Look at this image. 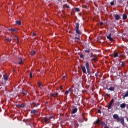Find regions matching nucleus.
I'll return each mask as SVG.
<instances>
[{
  "mask_svg": "<svg viewBox=\"0 0 128 128\" xmlns=\"http://www.w3.org/2000/svg\"><path fill=\"white\" fill-rule=\"evenodd\" d=\"M113 118L114 120H116L117 122H120V124L123 126H124V118H120V116L116 114H114L113 116Z\"/></svg>",
  "mask_w": 128,
  "mask_h": 128,
  "instance_id": "f257e3e1",
  "label": "nucleus"
},
{
  "mask_svg": "<svg viewBox=\"0 0 128 128\" xmlns=\"http://www.w3.org/2000/svg\"><path fill=\"white\" fill-rule=\"evenodd\" d=\"M76 33L77 34H82V32L80 31V24L79 23H76Z\"/></svg>",
  "mask_w": 128,
  "mask_h": 128,
  "instance_id": "f03ea898",
  "label": "nucleus"
},
{
  "mask_svg": "<svg viewBox=\"0 0 128 128\" xmlns=\"http://www.w3.org/2000/svg\"><path fill=\"white\" fill-rule=\"evenodd\" d=\"M86 66L88 74H90V63L88 62H86Z\"/></svg>",
  "mask_w": 128,
  "mask_h": 128,
  "instance_id": "7ed1b4c3",
  "label": "nucleus"
},
{
  "mask_svg": "<svg viewBox=\"0 0 128 128\" xmlns=\"http://www.w3.org/2000/svg\"><path fill=\"white\" fill-rule=\"evenodd\" d=\"M114 99H112L110 104H109V106H108V110H110V108H112V104H114Z\"/></svg>",
  "mask_w": 128,
  "mask_h": 128,
  "instance_id": "20e7f679",
  "label": "nucleus"
},
{
  "mask_svg": "<svg viewBox=\"0 0 128 128\" xmlns=\"http://www.w3.org/2000/svg\"><path fill=\"white\" fill-rule=\"evenodd\" d=\"M111 56L114 58H118V54L116 52H114V54L111 55Z\"/></svg>",
  "mask_w": 128,
  "mask_h": 128,
  "instance_id": "39448f33",
  "label": "nucleus"
},
{
  "mask_svg": "<svg viewBox=\"0 0 128 128\" xmlns=\"http://www.w3.org/2000/svg\"><path fill=\"white\" fill-rule=\"evenodd\" d=\"M107 38L110 42H114V40L113 39V38H112V34H110L109 36H107Z\"/></svg>",
  "mask_w": 128,
  "mask_h": 128,
  "instance_id": "423d86ee",
  "label": "nucleus"
},
{
  "mask_svg": "<svg viewBox=\"0 0 128 128\" xmlns=\"http://www.w3.org/2000/svg\"><path fill=\"white\" fill-rule=\"evenodd\" d=\"M82 70L84 74H86V66H81Z\"/></svg>",
  "mask_w": 128,
  "mask_h": 128,
  "instance_id": "0eeeda50",
  "label": "nucleus"
},
{
  "mask_svg": "<svg viewBox=\"0 0 128 128\" xmlns=\"http://www.w3.org/2000/svg\"><path fill=\"white\" fill-rule=\"evenodd\" d=\"M78 108H76L73 110L72 112V114H76L78 112Z\"/></svg>",
  "mask_w": 128,
  "mask_h": 128,
  "instance_id": "6e6552de",
  "label": "nucleus"
},
{
  "mask_svg": "<svg viewBox=\"0 0 128 128\" xmlns=\"http://www.w3.org/2000/svg\"><path fill=\"white\" fill-rule=\"evenodd\" d=\"M4 80H6V81L8 80V74H4Z\"/></svg>",
  "mask_w": 128,
  "mask_h": 128,
  "instance_id": "1a4fd4ad",
  "label": "nucleus"
},
{
  "mask_svg": "<svg viewBox=\"0 0 128 128\" xmlns=\"http://www.w3.org/2000/svg\"><path fill=\"white\" fill-rule=\"evenodd\" d=\"M115 20H120V15L118 14H116L115 16Z\"/></svg>",
  "mask_w": 128,
  "mask_h": 128,
  "instance_id": "9d476101",
  "label": "nucleus"
},
{
  "mask_svg": "<svg viewBox=\"0 0 128 128\" xmlns=\"http://www.w3.org/2000/svg\"><path fill=\"white\" fill-rule=\"evenodd\" d=\"M16 106H17V108H25V106L24 104H18Z\"/></svg>",
  "mask_w": 128,
  "mask_h": 128,
  "instance_id": "9b49d317",
  "label": "nucleus"
},
{
  "mask_svg": "<svg viewBox=\"0 0 128 128\" xmlns=\"http://www.w3.org/2000/svg\"><path fill=\"white\" fill-rule=\"evenodd\" d=\"M8 30V32H10L11 34H14V32H16V29H9Z\"/></svg>",
  "mask_w": 128,
  "mask_h": 128,
  "instance_id": "f8f14e48",
  "label": "nucleus"
},
{
  "mask_svg": "<svg viewBox=\"0 0 128 128\" xmlns=\"http://www.w3.org/2000/svg\"><path fill=\"white\" fill-rule=\"evenodd\" d=\"M108 90H110V92H114L116 90V88L114 87H110L109 89H108Z\"/></svg>",
  "mask_w": 128,
  "mask_h": 128,
  "instance_id": "ddd939ff",
  "label": "nucleus"
},
{
  "mask_svg": "<svg viewBox=\"0 0 128 128\" xmlns=\"http://www.w3.org/2000/svg\"><path fill=\"white\" fill-rule=\"evenodd\" d=\"M126 104H122L120 105L121 108H126Z\"/></svg>",
  "mask_w": 128,
  "mask_h": 128,
  "instance_id": "4468645a",
  "label": "nucleus"
},
{
  "mask_svg": "<svg viewBox=\"0 0 128 128\" xmlns=\"http://www.w3.org/2000/svg\"><path fill=\"white\" fill-rule=\"evenodd\" d=\"M123 20H128V15H126V14H124L123 15Z\"/></svg>",
  "mask_w": 128,
  "mask_h": 128,
  "instance_id": "2eb2a0df",
  "label": "nucleus"
},
{
  "mask_svg": "<svg viewBox=\"0 0 128 128\" xmlns=\"http://www.w3.org/2000/svg\"><path fill=\"white\" fill-rule=\"evenodd\" d=\"M38 113L37 110H32L31 111L32 114H36Z\"/></svg>",
  "mask_w": 128,
  "mask_h": 128,
  "instance_id": "dca6fc26",
  "label": "nucleus"
},
{
  "mask_svg": "<svg viewBox=\"0 0 128 128\" xmlns=\"http://www.w3.org/2000/svg\"><path fill=\"white\" fill-rule=\"evenodd\" d=\"M38 84L39 86V88H40V90H42V87L44 86L41 84L40 82H38Z\"/></svg>",
  "mask_w": 128,
  "mask_h": 128,
  "instance_id": "f3484780",
  "label": "nucleus"
},
{
  "mask_svg": "<svg viewBox=\"0 0 128 128\" xmlns=\"http://www.w3.org/2000/svg\"><path fill=\"white\" fill-rule=\"evenodd\" d=\"M19 60H20V62H19V63H18V64H22V62H23V60H22V58H19Z\"/></svg>",
  "mask_w": 128,
  "mask_h": 128,
  "instance_id": "a211bd4d",
  "label": "nucleus"
},
{
  "mask_svg": "<svg viewBox=\"0 0 128 128\" xmlns=\"http://www.w3.org/2000/svg\"><path fill=\"white\" fill-rule=\"evenodd\" d=\"M101 123H102V120H97L96 122V124H100Z\"/></svg>",
  "mask_w": 128,
  "mask_h": 128,
  "instance_id": "6ab92c4d",
  "label": "nucleus"
},
{
  "mask_svg": "<svg viewBox=\"0 0 128 128\" xmlns=\"http://www.w3.org/2000/svg\"><path fill=\"white\" fill-rule=\"evenodd\" d=\"M68 92H72L70 94V95H71L72 94V92H74V90H72V88H70Z\"/></svg>",
  "mask_w": 128,
  "mask_h": 128,
  "instance_id": "aec40b11",
  "label": "nucleus"
},
{
  "mask_svg": "<svg viewBox=\"0 0 128 128\" xmlns=\"http://www.w3.org/2000/svg\"><path fill=\"white\" fill-rule=\"evenodd\" d=\"M101 126H106V123L104 122H101Z\"/></svg>",
  "mask_w": 128,
  "mask_h": 128,
  "instance_id": "412c9836",
  "label": "nucleus"
},
{
  "mask_svg": "<svg viewBox=\"0 0 128 128\" xmlns=\"http://www.w3.org/2000/svg\"><path fill=\"white\" fill-rule=\"evenodd\" d=\"M92 60L94 62H97L98 61V57L96 56L94 57V58L92 59Z\"/></svg>",
  "mask_w": 128,
  "mask_h": 128,
  "instance_id": "4be33fe9",
  "label": "nucleus"
},
{
  "mask_svg": "<svg viewBox=\"0 0 128 128\" xmlns=\"http://www.w3.org/2000/svg\"><path fill=\"white\" fill-rule=\"evenodd\" d=\"M16 23L17 24H18V26H22V21H17Z\"/></svg>",
  "mask_w": 128,
  "mask_h": 128,
  "instance_id": "5701e85b",
  "label": "nucleus"
},
{
  "mask_svg": "<svg viewBox=\"0 0 128 128\" xmlns=\"http://www.w3.org/2000/svg\"><path fill=\"white\" fill-rule=\"evenodd\" d=\"M84 52H86V54H90V50H85Z\"/></svg>",
  "mask_w": 128,
  "mask_h": 128,
  "instance_id": "b1692460",
  "label": "nucleus"
},
{
  "mask_svg": "<svg viewBox=\"0 0 128 128\" xmlns=\"http://www.w3.org/2000/svg\"><path fill=\"white\" fill-rule=\"evenodd\" d=\"M95 76L96 78H98V76H100V72H98L97 73H96Z\"/></svg>",
  "mask_w": 128,
  "mask_h": 128,
  "instance_id": "393cba45",
  "label": "nucleus"
},
{
  "mask_svg": "<svg viewBox=\"0 0 128 128\" xmlns=\"http://www.w3.org/2000/svg\"><path fill=\"white\" fill-rule=\"evenodd\" d=\"M123 96L124 98H128V91L126 92V94L124 96Z\"/></svg>",
  "mask_w": 128,
  "mask_h": 128,
  "instance_id": "a878e982",
  "label": "nucleus"
},
{
  "mask_svg": "<svg viewBox=\"0 0 128 128\" xmlns=\"http://www.w3.org/2000/svg\"><path fill=\"white\" fill-rule=\"evenodd\" d=\"M14 38H16V40H17V42H18V44L20 42V40L18 38V36H14Z\"/></svg>",
  "mask_w": 128,
  "mask_h": 128,
  "instance_id": "bb28decb",
  "label": "nucleus"
},
{
  "mask_svg": "<svg viewBox=\"0 0 128 128\" xmlns=\"http://www.w3.org/2000/svg\"><path fill=\"white\" fill-rule=\"evenodd\" d=\"M48 120H50V119H48V118H45V120H44V122H45L46 124L48 122Z\"/></svg>",
  "mask_w": 128,
  "mask_h": 128,
  "instance_id": "cd10ccee",
  "label": "nucleus"
},
{
  "mask_svg": "<svg viewBox=\"0 0 128 128\" xmlns=\"http://www.w3.org/2000/svg\"><path fill=\"white\" fill-rule=\"evenodd\" d=\"M6 41L9 42H12V38H6Z\"/></svg>",
  "mask_w": 128,
  "mask_h": 128,
  "instance_id": "c85d7f7f",
  "label": "nucleus"
},
{
  "mask_svg": "<svg viewBox=\"0 0 128 128\" xmlns=\"http://www.w3.org/2000/svg\"><path fill=\"white\" fill-rule=\"evenodd\" d=\"M22 94L24 96H26V94H28V92L23 91Z\"/></svg>",
  "mask_w": 128,
  "mask_h": 128,
  "instance_id": "c756f323",
  "label": "nucleus"
},
{
  "mask_svg": "<svg viewBox=\"0 0 128 128\" xmlns=\"http://www.w3.org/2000/svg\"><path fill=\"white\" fill-rule=\"evenodd\" d=\"M34 54H36V51L34 50L32 51V56H34Z\"/></svg>",
  "mask_w": 128,
  "mask_h": 128,
  "instance_id": "7c9ffc66",
  "label": "nucleus"
},
{
  "mask_svg": "<svg viewBox=\"0 0 128 128\" xmlns=\"http://www.w3.org/2000/svg\"><path fill=\"white\" fill-rule=\"evenodd\" d=\"M122 66H126V62H122Z\"/></svg>",
  "mask_w": 128,
  "mask_h": 128,
  "instance_id": "2f4dec72",
  "label": "nucleus"
},
{
  "mask_svg": "<svg viewBox=\"0 0 128 128\" xmlns=\"http://www.w3.org/2000/svg\"><path fill=\"white\" fill-rule=\"evenodd\" d=\"M32 104H33L34 106V108H38V104H36L34 102V103Z\"/></svg>",
  "mask_w": 128,
  "mask_h": 128,
  "instance_id": "473e14b6",
  "label": "nucleus"
},
{
  "mask_svg": "<svg viewBox=\"0 0 128 128\" xmlns=\"http://www.w3.org/2000/svg\"><path fill=\"white\" fill-rule=\"evenodd\" d=\"M110 5L112 6H114V2H110Z\"/></svg>",
  "mask_w": 128,
  "mask_h": 128,
  "instance_id": "72a5a7b5",
  "label": "nucleus"
},
{
  "mask_svg": "<svg viewBox=\"0 0 128 128\" xmlns=\"http://www.w3.org/2000/svg\"><path fill=\"white\" fill-rule=\"evenodd\" d=\"M70 94V92L68 91H66L65 92V96H68Z\"/></svg>",
  "mask_w": 128,
  "mask_h": 128,
  "instance_id": "f704fd0d",
  "label": "nucleus"
},
{
  "mask_svg": "<svg viewBox=\"0 0 128 128\" xmlns=\"http://www.w3.org/2000/svg\"><path fill=\"white\" fill-rule=\"evenodd\" d=\"M51 98H56V96H54V94H50Z\"/></svg>",
  "mask_w": 128,
  "mask_h": 128,
  "instance_id": "c9c22d12",
  "label": "nucleus"
},
{
  "mask_svg": "<svg viewBox=\"0 0 128 128\" xmlns=\"http://www.w3.org/2000/svg\"><path fill=\"white\" fill-rule=\"evenodd\" d=\"M76 12H80V8H76Z\"/></svg>",
  "mask_w": 128,
  "mask_h": 128,
  "instance_id": "e433bc0d",
  "label": "nucleus"
},
{
  "mask_svg": "<svg viewBox=\"0 0 128 128\" xmlns=\"http://www.w3.org/2000/svg\"><path fill=\"white\" fill-rule=\"evenodd\" d=\"M74 126H75L76 128V127L78 128V126H80V124H75Z\"/></svg>",
  "mask_w": 128,
  "mask_h": 128,
  "instance_id": "4c0bfd02",
  "label": "nucleus"
},
{
  "mask_svg": "<svg viewBox=\"0 0 128 128\" xmlns=\"http://www.w3.org/2000/svg\"><path fill=\"white\" fill-rule=\"evenodd\" d=\"M64 6H66V8H70V6H68V4H65Z\"/></svg>",
  "mask_w": 128,
  "mask_h": 128,
  "instance_id": "58836bf2",
  "label": "nucleus"
},
{
  "mask_svg": "<svg viewBox=\"0 0 128 128\" xmlns=\"http://www.w3.org/2000/svg\"><path fill=\"white\" fill-rule=\"evenodd\" d=\"M80 58H84V54H81L80 56Z\"/></svg>",
  "mask_w": 128,
  "mask_h": 128,
  "instance_id": "ea45409f",
  "label": "nucleus"
},
{
  "mask_svg": "<svg viewBox=\"0 0 128 128\" xmlns=\"http://www.w3.org/2000/svg\"><path fill=\"white\" fill-rule=\"evenodd\" d=\"M95 56H96V55H91V56H90V58H94Z\"/></svg>",
  "mask_w": 128,
  "mask_h": 128,
  "instance_id": "a19ab883",
  "label": "nucleus"
},
{
  "mask_svg": "<svg viewBox=\"0 0 128 128\" xmlns=\"http://www.w3.org/2000/svg\"><path fill=\"white\" fill-rule=\"evenodd\" d=\"M30 78H32V73H30Z\"/></svg>",
  "mask_w": 128,
  "mask_h": 128,
  "instance_id": "79ce46f5",
  "label": "nucleus"
},
{
  "mask_svg": "<svg viewBox=\"0 0 128 128\" xmlns=\"http://www.w3.org/2000/svg\"><path fill=\"white\" fill-rule=\"evenodd\" d=\"M98 114H102V110H98Z\"/></svg>",
  "mask_w": 128,
  "mask_h": 128,
  "instance_id": "37998d69",
  "label": "nucleus"
},
{
  "mask_svg": "<svg viewBox=\"0 0 128 128\" xmlns=\"http://www.w3.org/2000/svg\"><path fill=\"white\" fill-rule=\"evenodd\" d=\"M52 118H54L53 116H50L49 118V120H52Z\"/></svg>",
  "mask_w": 128,
  "mask_h": 128,
  "instance_id": "c03bdc74",
  "label": "nucleus"
},
{
  "mask_svg": "<svg viewBox=\"0 0 128 128\" xmlns=\"http://www.w3.org/2000/svg\"><path fill=\"white\" fill-rule=\"evenodd\" d=\"M123 56H124L122 55V54H121V55H120V56H118V58H122Z\"/></svg>",
  "mask_w": 128,
  "mask_h": 128,
  "instance_id": "a18cd8bd",
  "label": "nucleus"
},
{
  "mask_svg": "<svg viewBox=\"0 0 128 128\" xmlns=\"http://www.w3.org/2000/svg\"><path fill=\"white\" fill-rule=\"evenodd\" d=\"M54 94V96H58V93H56V94Z\"/></svg>",
  "mask_w": 128,
  "mask_h": 128,
  "instance_id": "49530a36",
  "label": "nucleus"
},
{
  "mask_svg": "<svg viewBox=\"0 0 128 128\" xmlns=\"http://www.w3.org/2000/svg\"><path fill=\"white\" fill-rule=\"evenodd\" d=\"M75 40H80V39L79 38H76V37L75 38Z\"/></svg>",
  "mask_w": 128,
  "mask_h": 128,
  "instance_id": "de8ad7c7",
  "label": "nucleus"
},
{
  "mask_svg": "<svg viewBox=\"0 0 128 128\" xmlns=\"http://www.w3.org/2000/svg\"><path fill=\"white\" fill-rule=\"evenodd\" d=\"M66 78V76H63V80H65Z\"/></svg>",
  "mask_w": 128,
  "mask_h": 128,
  "instance_id": "09e8293b",
  "label": "nucleus"
},
{
  "mask_svg": "<svg viewBox=\"0 0 128 128\" xmlns=\"http://www.w3.org/2000/svg\"><path fill=\"white\" fill-rule=\"evenodd\" d=\"M103 24H104V22H101L100 23V25L102 26Z\"/></svg>",
  "mask_w": 128,
  "mask_h": 128,
  "instance_id": "8fccbe9b",
  "label": "nucleus"
},
{
  "mask_svg": "<svg viewBox=\"0 0 128 128\" xmlns=\"http://www.w3.org/2000/svg\"><path fill=\"white\" fill-rule=\"evenodd\" d=\"M23 122H26V120H23Z\"/></svg>",
  "mask_w": 128,
  "mask_h": 128,
  "instance_id": "3c124183",
  "label": "nucleus"
},
{
  "mask_svg": "<svg viewBox=\"0 0 128 128\" xmlns=\"http://www.w3.org/2000/svg\"><path fill=\"white\" fill-rule=\"evenodd\" d=\"M36 36V34L34 33V34H33V36Z\"/></svg>",
  "mask_w": 128,
  "mask_h": 128,
  "instance_id": "603ef678",
  "label": "nucleus"
},
{
  "mask_svg": "<svg viewBox=\"0 0 128 128\" xmlns=\"http://www.w3.org/2000/svg\"><path fill=\"white\" fill-rule=\"evenodd\" d=\"M0 112H2V108H0Z\"/></svg>",
  "mask_w": 128,
  "mask_h": 128,
  "instance_id": "864d4df0",
  "label": "nucleus"
},
{
  "mask_svg": "<svg viewBox=\"0 0 128 128\" xmlns=\"http://www.w3.org/2000/svg\"><path fill=\"white\" fill-rule=\"evenodd\" d=\"M91 56H94V54H91Z\"/></svg>",
  "mask_w": 128,
  "mask_h": 128,
  "instance_id": "5fc2aeb1",
  "label": "nucleus"
},
{
  "mask_svg": "<svg viewBox=\"0 0 128 128\" xmlns=\"http://www.w3.org/2000/svg\"><path fill=\"white\" fill-rule=\"evenodd\" d=\"M60 88L61 90H62V86H61Z\"/></svg>",
  "mask_w": 128,
  "mask_h": 128,
  "instance_id": "6e6d98bb",
  "label": "nucleus"
},
{
  "mask_svg": "<svg viewBox=\"0 0 128 128\" xmlns=\"http://www.w3.org/2000/svg\"><path fill=\"white\" fill-rule=\"evenodd\" d=\"M79 122H80V120H79Z\"/></svg>",
  "mask_w": 128,
  "mask_h": 128,
  "instance_id": "4d7b16f0",
  "label": "nucleus"
},
{
  "mask_svg": "<svg viewBox=\"0 0 128 128\" xmlns=\"http://www.w3.org/2000/svg\"><path fill=\"white\" fill-rule=\"evenodd\" d=\"M82 116H84V114H82Z\"/></svg>",
  "mask_w": 128,
  "mask_h": 128,
  "instance_id": "13d9d810",
  "label": "nucleus"
},
{
  "mask_svg": "<svg viewBox=\"0 0 128 128\" xmlns=\"http://www.w3.org/2000/svg\"><path fill=\"white\" fill-rule=\"evenodd\" d=\"M120 2V3L122 2Z\"/></svg>",
  "mask_w": 128,
  "mask_h": 128,
  "instance_id": "bf43d9fd",
  "label": "nucleus"
},
{
  "mask_svg": "<svg viewBox=\"0 0 128 128\" xmlns=\"http://www.w3.org/2000/svg\"><path fill=\"white\" fill-rule=\"evenodd\" d=\"M72 88H74V86H72Z\"/></svg>",
  "mask_w": 128,
  "mask_h": 128,
  "instance_id": "052dcab7",
  "label": "nucleus"
}]
</instances>
